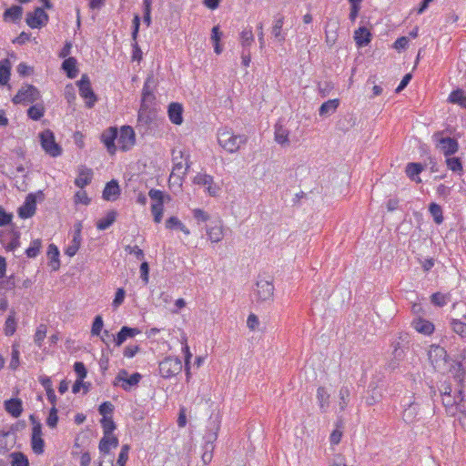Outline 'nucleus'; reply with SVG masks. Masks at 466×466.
<instances>
[{
	"label": "nucleus",
	"instance_id": "obj_26",
	"mask_svg": "<svg viewBox=\"0 0 466 466\" xmlns=\"http://www.w3.org/2000/svg\"><path fill=\"white\" fill-rule=\"evenodd\" d=\"M5 410L15 418H18L23 412V403L20 399H10L4 403Z\"/></svg>",
	"mask_w": 466,
	"mask_h": 466
},
{
	"label": "nucleus",
	"instance_id": "obj_1",
	"mask_svg": "<svg viewBox=\"0 0 466 466\" xmlns=\"http://www.w3.org/2000/svg\"><path fill=\"white\" fill-rule=\"evenodd\" d=\"M217 137L218 145L230 154L238 152L248 142L246 135H237L228 127L219 128Z\"/></svg>",
	"mask_w": 466,
	"mask_h": 466
},
{
	"label": "nucleus",
	"instance_id": "obj_21",
	"mask_svg": "<svg viewBox=\"0 0 466 466\" xmlns=\"http://www.w3.org/2000/svg\"><path fill=\"white\" fill-rule=\"evenodd\" d=\"M117 140V128L109 127L102 134V141L106 147L109 153L113 154L116 151L115 140Z\"/></svg>",
	"mask_w": 466,
	"mask_h": 466
},
{
	"label": "nucleus",
	"instance_id": "obj_8",
	"mask_svg": "<svg viewBox=\"0 0 466 466\" xmlns=\"http://www.w3.org/2000/svg\"><path fill=\"white\" fill-rule=\"evenodd\" d=\"M49 16L42 7H36L33 12L26 14L25 22L33 29L41 28L48 22Z\"/></svg>",
	"mask_w": 466,
	"mask_h": 466
},
{
	"label": "nucleus",
	"instance_id": "obj_52",
	"mask_svg": "<svg viewBox=\"0 0 466 466\" xmlns=\"http://www.w3.org/2000/svg\"><path fill=\"white\" fill-rule=\"evenodd\" d=\"M42 247L41 239L37 238L31 242L28 248L25 250V254L28 258H35L39 252L40 248Z\"/></svg>",
	"mask_w": 466,
	"mask_h": 466
},
{
	"label": "nucleus",
	"instance_id": "obj_7",
	"mask_svg": "<svg viewBox=\"0 0 466 466\" xmlns=\"http://www.w3.org/2000/svg\"><path fill=\"white\" fill-rule=\"evenodd\" d=\"M79 87V95L86 100V106L92 108L97 101V96L94 93L89 77L83 75L77 82Z\"/></svg>",
	"mask_w": 466,
	"mask_h": 466
},
{
	"label": "nucleus",
	"instance_id": "obj_45",
	"mask_svg": "<svg viewBox=\"0 0 466 466\" xmlns=\"http://www.w3.org/2000/svg\"><path fill=\"white\" fill-rule=\"evenodd\" d=\"M81 240H82L81 237L73 235V238H72L70 244L66 248L65 254L67 255L68 257L75 256L80 248Z\"/></svg>",
	"mask_w": 466,
	"mask_h": 466
},
{
	"label": "nucleus",
	"instance_id": "obj_44",
	"mask_svg": "<svg viewBox=\"0 0 466 466\" xmlns=\"http://www.w3.org/2000/svg\"><path fill=\"white\" fill-rule=\"evenodd\" d=\"M429 211L433 218L436 224H441L443 222L442 208L436 203H431L429 206Z\"/></svg>",
	"mask_w": 466,
	"mask_h": 466
},
{
	"label": "nucleus",
	"instance_id": "obj_38",
	"mask_svg": "<svg viewBox=\"0 0 466 466\" xmlns=\"http://www.w3.org/2000/svg\"><path fill=\"white\" fill-rule=\"evenodd\" d=\"M351 390L349 386H342L339 391V406L340 410H344L350 403Z\"/></svg>",
	"mask_w": 466,
	"mask_h": 466
},
{
	"label": "nucleus",
	"instance_id": "obj_59",
	"mask_svg": "<svg viewBox=\"0 0 466 466\" xmlns=\"http://www.w3.org/2000/svg\"><path fill=\"white\" fill-rule=\"evenodd\" d=\"M74 370L76 373L77 378L80 380H83L86 377L87 371H86V366L83 362H81V361L75 362Z\"/></svg>",
	"mask_w": 466,
	"mask_h": 466
},
{
	"label": "nucleus",
	"instance_id": "obj_11",
	"mask_svg": "<svg viewBox=\"0 0 466 466\" xmlns=\"http://www.w3.org/2000/svg\"><path fill=\"white\" fill-rule=\"evenodd\" d=\"M193 182L197 185L206 187L207 192L212 197L217 196L220 190L219 186L214 183L213 177L208 174H198L194 177Z\"/></svg>",
	"mask_w": 466,
	"mask_h": 466
},
{
	"label": "nucleus",
	"instance_id": "obj_15",
	"mask_svg": "<svg viewBox=\"0 0 466 466\" xmlns=\"http://www.w3.org/2000/svg\"><path fill=\"white\" fill-rule=\"evenodd\" d=\"M289 129L279 121L274 126V138L275 141L281 147L289 146Z\"/></svg>",
	"mask_w": 466,
	"mask_h": 466
},
{
	"label": "nucleus",
	"instance_id": "obj_48",
	"mask_svg": "<svg viewBox=\"0 0 466 466\" xmlns=\"http://www.w3.org/2000/svg\"><path fill=\"white\" fill-rule=\"evenodd\" d=\"M31 447L36 455H41L45 451V441L41 437L31 438Z\"/></svg>",
	"mask_w": 466,
	"mask_h": 466
},
{
	"label": "nucleus",
	"instance_id": "obj_50",
	"mask_svg": "<svg viewBox=\"0 0 466 466\" xmlns=\"http://www.w3.org/2000/svg\"><path fill=\"white\" fill-rule=\"evenodd\" d=\"M105 435L113 434L116 430V424L111 417H103L100 420Z\"/></svg>",
	"mask_w": 466,
	"mask_h": 466
},
{
	"label": "nucleus",
	"instance_id": "obj_58",
	"mask_svg": "<svg viewBox=\"0 0 466 466\" xmlns=\"http://www.w3.org/2000/svg\"><path fill=\"white\" fill-rule=\"evenodd\" d=\"M431 301L432 304L438 307H443L447 304L446 296L440 292L433 293L431 296Z\"/></svg>",
	"mask_w": 466,
	"mask_h": 466
},
{
	"label": "nucleus",
	"instance_id": "obj_35",
	"mask_svg": "<svg viewBox=\"0 0 466 466\" xmlns=\"http://www.w3.org/2000/svg\"><path fill=\"white\" fill-rule=\"evenodd\" d=\"M16 319H15V311L14 309L10 310V313L5 319L4 326V332L6 336H12L16 330Z\"/></svg>",
	"mask_w": 466,
	"mask_h": 466
},
{
	"label": "nucleus",
	"instance_id": "obj_41",
	"mask_svg": "<svg viewBox=\"0 0 466 466\" xmlns=\"http://www.w3.org/2000/svg\"><path fill=\"white\" fill-rule=\"evenodd\" d=\"M450 327L461 339H466V323L457 319H451Z\"/></svg>",
	"mask_w": 466,
	"mask_h": 466
},
{
	"label": "nucleus",
	"instance_id": "obj_28",
	"mask_svg": "<svg viewBox=\"0 0 466 466\" xmlns=\"http://www.w3.org/2000/svg\"><path fill=\"white\" fill-rule=\"evenodd\" d=\"M92 175H93V172L90 168L82 167L79 170V174L75 180L76 186H77L80 188H84L86 186H87L91 182Z\"/></svg>",
	"mask_w": 466,
	"mask_h": 466
},
{
	"label": "nucleus",
	"instance_id": "obj_34",
	"mask_svg": "<svg viewBox=\"0 0 466 466\" xmlns=\"http://www.w3.org/2000/svg\"><path fill=\"white\" fill-rule=\"evenodd\" d=\"M116 215L117 213L115 210L108 211L105 218H100L96 222L97 229L106 230V228H108L116 221Z\"/></svg>",
	"mask_w": 466,
	"mask_h": 466
},
{
	"label": "nucleus",
	"instance_id": "obj_25",
	"mask_svg": "<svg viewBox=\"0 0 466 466\" xmlns=\"http://www.w3.org/2000/svg\"><path fill=\"white\" fill-rule=\"evenodd\" d=\"M139 329L136 328H130L127 326H124L121 328L119 332L116 334V339H114V342L116 346L122 345L128 338H133L139 333Z\"/></svg>",
	"mask_w": 466,
	"mask_h": 466
},
{
	"label": "nucleus",
	"instance_id": "obj_36",
	"mask_svg": "<svg viewBox=\"0 0 466 466\" xmlns=\"http://www.w3.org/2000/svg\"><path fill=\"white\" fill-rule=\"evenodd\" d=\"M339 105V99H330L324 102L319 109V116H323L333 114L337 110Z\"/></svg>",
	"mask_w": 466,
	"mask_h": 466
},
{
	"label": "nucleus",
	"instance_id": "obj_2",
	"mask_svg": "<svg viewBox=\"0 0 466 466\" xmlns=\"http://www.w3.org/2000/svg\"><path fill=\"white\" fill-rule=\"evenodd\" d=\"M41 98L40 91L33 85L23 84L12 102L15 105H27L38 101Z\"/></svg>",
	"mask_w": 466,
	"mask_h": 466
},
{
	"label": "nucleus",
	"instance_id": "obj_56",
	"mask_svg": "<svg viewBox=\"0 0 466 466\" xmlns=\"http://www.w3.org/2000/svg\"><path fill=\"white\" fill-rule=\"evenodd\" d=\"M368 393L369 395L366 398V403L369 406L375 405L381 399V394L380 392H377L376 389L369 390Z\"/></svg>",
	"mask_w": 466,
	"mask_h": 466
},
{
	"label": "nucleus",
	"instance_id": "obj_39",
	"mask_svg": "<svg viewBox=\"0 0 466 466\" xmlns=\"http://www.w3.org/2000/svg\"><path fill=\"white\" fill-rule=\"evenodd\" d=\"M62 68L66 72L69 78L76 77L77 73L76 59L75 57H68L65 59L62 64Z\"/></svg>",
	"mask_w": 466,
	"mask_h": 466
},
{
	"label": "nucleus",
	"instance_id": "obj_6",
	"mask_svg": "<svg viewBox=\"0 0 466 466\" xmlns=\"http://www.w3.org/2000/svg\"><path fill=\"white\" fill-rule=\"evenodd\" d=\"M41 146L46 154L56 157L62 154L61 147L56 142L55 136L49 129L40 134Z\"/></svg>",
	"mask_w": 466,
	"mask_h": 466
},
{
	"label": "nucleus",
	"instance_id": "obj_61",
	"mask_svg": "<svg viewBox=\"0 0 466 466\" xmlns=\"http://www.w3.org/2000/svg\"><path fill=\"white\" fill-rule=\"evenodd\" d=\"M11 75V63L5 58L0 61V76H10Z\"/></svg>",
	"mask_w": 466,
	"mask_h": 466
},
{
	"label": "nucleus",
	"instance_id": "obj_9",
	"mask_svg": "<svg viewBox=\"0 0 466 466\" xmlns=\"http://www.w3.org/2000/svg\"><path fill=\"white\" fill-rule=\"evenodd\" d=\"M257 302H269L273 300L274 286L271 282L260 279L256 284Z\"/></svg>",
	"mask_w": 466,
	"mask_h": 466
},
{
	"label": "nucleus",
	"instance_id": "obj_18",
	"mask_svg": "<svg viewBox=\"0 0 466 466\" xmlns=\"http://www.w3.org/2000/svg\"><path fill=\"white\" fill-rule=\"evenodd\" d=\"M442 397V404L447 409L453 407H460L461 403L464 400V390L458 389L454 395L449 394Z\"/></svg>",
	"mask_w": 466,
	"mask_h": 466
},
{
	"label": "nucleus",
	"instance_id": "obj_64",
	"mask_svg": "<svg viewBox=\"0 0 466 466\" xmlns=\"http://www.w3.org/2000/svg\"><path fill=\"white\" fill-rule=\"evenodd\" d=\"M113 410L114 405L110 401L103 402L98 408V411L103 417H106L107 414H111Z\"/></svg>",
	"mask_w": 466,
	"mask_h": 466
},
{
	"label": "nucleus",
	"instance_id": "obj_53",
	"mask_svg": "<svg viewBox=\"0 0 466 466\" xmlns=\"http://www.w3.org/2000/svg\"><path fill=\"white\" fill-rule=\"evenodd\" d=\"M46 330L47 328L46 325L45 324H40L36 329V331L34 336V340L35 343L37 344L39 347H41V344L46 336Z\"/></svg>",
	"mask_w": 466,
	"mask_h": 466
},
{
	"label": "nucleus",
	"instance_id": "obj_46",
	"mask_svg": "<svg viewBox=\"0 0 466 466\" xmlns=\"http://www.w3.org/2000/svg\"><path fill=\"white\" fill-rule=\"evenodd\" d=\"M149 78L147 79V81L144 84L143 90H142V101L141 104L149 105L152 104V102L155 100V96L153 92L150 89L149 86Z\"/></svg>",
	"mask_w": 466,
	"mask_h": 466
},
{
	"label": "nucleus",
	"instance_id": "obj_63",
	"mask_svg": "<svg viewBox=\"0 0 466 466\" xmlns=\"http://www.w3.org/2000/svg\"><path fill=\"white\" fill-rule=\"evenodd\" d=\"M193 217L198 222H206L209 219V215L200 208H196L193 210Z\"/></svg>",
	"mask_w": 466,
	"mask_h": 466
},
{
	"label": "nucleus",
	"instance_id": "obj_20",
	"mask_svg": "<svg viewBox=\"0 0 466 466\" xmlns=\"http://www.w3.org/2000/svg\"><path fill=\"white\" fill-rule=\"evenodd\" d=\"M120 195L119 185L116 180L113 179L106 183L103 190V198L107 201H115Z\"/></svg>",
	"mask_w": 466,
	"mask_h": 466
},
{
	"label": "nucleus",
	"instance_id": "obj_10",
	"mask_svg": "<svg viewBox=\"0 0 466 466\" xmlns=\"http://www.w3.org/2000/svg\"><path fill=\"white\" fill-rule=\"evenodd\" d=\"M135 132L129 126H123L119 134L117 133V144L123 150H129L135 144Z\"/></svg>",
	"mask_w": 466,
	"mask_h": 466
},
{
	"label": "nucleus",
	"instance_id": "obj_62",
	"mask_svg": "<svg viewBox=\"0 0 466 466\" xmlns=\"http://www.w3.org/2000/svg\"><path fill=\"white\" fill-rule=\"evenodd\" d=\"M125 250L129 254L135 255L136 258L139 260L144 259V257H145L144 251L141 248H139L137 246L132 247L130 245H127L125 247Z\"/></svg>",
	"mask_w": 466,
	"mask_h": 466
},
{
	"label": "nucleus",
	"instance_id": "obj_29",
	"mask_svg": "<svg viewBox=\"0 0 466 466\" xmlns=\"http://www.w3.org/2000/svg\"><path fill=\"white\" fill-rule=\"evenodd\" d=\"M23 7L20 5H12L7 8L4 13V20L16 23L22 18Z\"/></svg>",
	"mask_w": 466,
	"mask_h": 466
},
{
	"label": "nucleus",
	"instance_id": "obj_33",
	"mask_svg": "<svg viewBox=\"0 0 466 466\" xmlns=\"http://www.w3.org/2000/svg\"><path fill=\"white\" fill-rule=\"evenodd\" d=\"M447 351L439 345H431L429 350V359L433 361L446 360Z\"/></svg>",
	"mask_w": 466,
	"mask_h": 466
},
{
	"label": "nucleus",
	"instance_id": "obj_16",
	"mask_svg": "<svg viewBox=\"0 0 466 466\" xmlns=\"http://www.w3.org/2000/svg\"><path fill=\"white\" fill-rule=\"evenodd\" d=\"M411 326L417 332L426 336L432 334L435 329L432 322L421 317L415 318L411 322Z\"/></svg>",
	"mask_w": 466,
	"mask_h": 466
},
{
	"label": "nucleus",
	"instance_id": "obj_31",
	"mask_svg": "<svg viewBox=\"0 0 466 466\" xmlns=\"http://www.w3.org/2000/svg\"><path fill=\"white\" fill-rule=\"evenodd\" d=\"M207 235L213 243H218L223 238V229L220 222L212 227L206 228Z\"/></svg>",
	"mask_w": 466,
	"mask_h": 466
},
{
	"label": "nucleus",
	"instance_id": "obj_32",
	"mask_svg": "<svg viewBox=\"0 0 466 466\" xmlns=\"http://www.w3.org/2000/svg\"><path fill=\"white\" fill-rule=\"evenodd\" d=\"M448 101L466 109V92L462 89H456L450 94Z\"/></svg>",
	"mask_w": 466,
	"mask_h": 466
},
{
	"label": "nucleus",
	"instance_id": "obj_19",
	"mask_svg": "<svg viewBox=\"0 0 466 466\" xmlns=\"http://www.w3.org/2000/svg\"><path fill=\"white\" fill-rule=\"evenodd\" d=\"M284 25V16L281 15H278L275 16L273 21V25L271 29V34L276 39L277 42L282 44L286 40V33L283 32L282 27Z\"/></svg>",
	"mask_w": 466,
	"mask_h": 466
},
{
	"label": "nucleus",
	"instance_id": "obj_27",
	"mask_svg": "<svg viewBox=\"0 0 466 466\" xmlns=\"http://www.w3.org/2000/svg\"><path fill=\"white\" fill-rule=\"evenodd\" d=\"M423 170V166L420 163H409L405 168L406 175L410 179L416 183H420L421 179L419 175Z\"/></svg>",
	"mask_w": 466,
	"mask_h": 466
},
{
	"label": "nucleus",
	"instance_id": "obj_22",
	"mask_svg": "<svg viewBox=\"0 0 466 466\" xmlns=\"http://www.w3.org/2000/svg\"><path fill=\"white\" fill-rule=\"evenodd\" d=\"M118 439L113 434H106L99 441L98 449L103 454H106L110 451L111 448H116L118 446Z\"/></svg>",
	"mask_w": 466,
	"mask_h": 466
},
{
	"label": "nucleus",
	"instance_id": "obj_57",
	"mask_svg": "<svg viewBox=\"0 0 466 466\" xmlns=\"http://www.w3.org/2000/svg\"><path fill=\"white\" fill-rule=\"evenodd\" d=\"M58 421L57 410L56 406H53L49 411V415L46 419V424L50 428H56Z\"/></svg>",
	"mask_w": 466,
	"mask_h": 466
},
{
	"label": "nucleus",
	"instance_id": "obj_5",
	"mask_svg": "<svg viewBox=\"0 0 466 466\" xmlns=\"http://www.w3.org/2000/svg\"><path fill=\"white\" fill-rule=\"evenodd\" d=\"M442 135L443 131H438L432 136L437 147L441 148L446 157L455 154L459 149L458 141L451 137H443Z\"/></svg>",
	"mask_w": 466,
	"mask_h": 466
},
{
	"label": "nucleus",
	"instance_id": "obj_30",
	"mask_svg": "<svg viewBox=\"0 0 466 466\" xmlns=\"http://www.w3.org/2000/svg\"><path fill=\"white\" fill-rule=\"evenodd\" d=\"M317 400L321 412H326L329 406V394L324 387L318 388Z\"/></svg>",
	"mask_w": 466,
	"mask_h": 466
},
{
	"label": "nucleus",
	"instance_id": "obj_17",
	"mask_svg": "<svg viewBox=\"0 0 466 466\" xmlns=\"http://www.w3.org/2000/svg\"><path fill=\"white\" fill-rule=\"evenodd\" d=\"M451 372L459 389H462V390H464V380L466 377V370L464 368V365L461 364V361H454V364L451 368Z\"/></svg>",
	"mask_w": 466,
	"mask_h": 466
},
{
	"label": "nucleus",
	"instance_id": "obj_51",
	"mask_svg": "<svg viewBox=\"0 0 466 466\" xmlns=\"http://www.w3.org/2000/svg\"><path fill=\"white\" fill-rule=\"evenodd\" d=\"M148 196L153 201L152 205H159V207H163L165 198L163 191L152 188L149 190Z\"/></svg>",
	"mask_w": 466,
	"mask_h": 466
},
{
	"label": "nucleus",
	"instance_id": "obj_24",
	"mask_svg": "<svg viewBox=\"0 0 466 466\" xmlns=\"http://www.w3.org/2000/svg\"><path fill=\"white\" fill-rule=\"evenodd\" d=\"M168 117L175 125H181L183 122V106L179 103H171L168 106Z\"/></svg>",
	"mask_w": 466,
	"mask_h": 466
},
{
	"label": "nucleus",
	"instance_id": "obj_12",
	"mask_svg": "<svg viewBox=\"0 0 466 466\" xmlns=\"http://www.w3.org/2000/svg\"><path fill=\"white\" fill-rule=\"evenodd\" d=\"M157 113L149 105L141 104L137 115L138 126L149 127L156 119Z\"/></svg>",
	"mask_w": 466,
	"mask_h": 466
},
{
	"label": "nucleus",
	"instance_id": "obj_37",
	"mask_svg": "<svg viewBox=\"0 0 466 466\" xmlns=\"http://www.w3.org/2000/svg\"><path fill=\"white\" fill-rule=\"evenodd\" d=\"M141 379V374L135 372L130 377L125 379L118 386H120L124 390L129 391L133 387L137 386Z\"/></svg>",
	"mask_w": 466,
	"mask_h": 466
},
{
	"label": "nucleus",
	"instance_id": "obj_54",
	"mask_svg": "<svg viewBox=\"0 0 466 466\" xmlns=\"http://www.w3.org/2000/svg\"><path fill=\"white\" fill-rule=\"evenodd\" d=\"M104 326L103 319L100 315L96 316L91 329L92 336H99Z\"/></svg>",
	"mask_w": 466,
	"mask_h": 466
},
{
	"label": "nucleus",
	"instance_id": "obj_42",
	"mask_svg": "<svg viewBox=\"0 0 466 466\" xmlns=\"http://www.w3.org/2000/svg\"><path fill=\"white\" fill-rule=\"evenodd\" d=\"M47 256L51 260V265L53 269H57L59 268V250L55 244H50L48 246Z\"/></svg>",
	"mask_w": 466,
	"mask_h": 466
},
{
	"label": "nucleus",
	"instance_id": "obj_40",
	"mask_svg": "<svg viewBox=\"0 0 466 466\" xmlns=\"http://www.w3.org/2000/svg\"><path fill=\"white\" fill-rule=\"evenodd\" d=\"M45 115V106L42 103H36L27 109V116L33 120H39Z\"/></svg>",
	"mask_w": 466,
	"mask_h": 466
},
{
	"label": "nucleus",
	"instance_id": "obj_3",
	"mask_svg": "<svg viewBox=\"0 0 466 466\" xmlns=\"http://www.w3.org/2000/svg\"><path fill=\"white\" fill-rule=\"evenodd\" d=\"M173 176H185L190 167L189 155L180 149L172 150Z\"/></svg>",
	"mask_w": 466,
	"mask_h": 466
},
{
	"label": "nucleus",
	"instance_id": "obj_47",
	"mask_svg": "<svg viewBox=\"0 0 466 466\" xmlns=\"http://www.w3.org/2000/svg\"><path fill=\"white\" fill-rule=\"evenodd\" d=\"M447 167L450 170L455 173L461 174L462 173V164L459 157H447L446 159Z\"/></svg>",
	"mask_w": 466,
	"mask_h": 466
},
{
	"label": "nucleus",
	"instance_id": "obj_49",
	"mask_svg": "<svg viewBox=\"0 0 466 466\" xmlns=\"http://www.w3.org/2000/svg\"><path fill=\"white\" fill-rule=\"evenodd\" d=\"M12 462L11 466H29L28 459L22 452L11 453Z\"/></svg>",
	"mask_w": 466,
	"mask_h": 466
},
{
	"label": "nucleus",
	"instance_id": "obj_14",
	"mask_svg": "<svg viewBox=\"0 0 466 466\" xmlns=\"http://www.w3.org/2000/svg\"><path fill=\"white\" fill-rule=\"evenodd\" d=\"M403 410L402 418L405 422L412 423L416 420L419 414V404L415 401H406V398L402 400Z\"/></svg>",
	"mask_w": 466,
	"mask_h": 466
},
{
	"label": "nucleus",
	"instance_id": "obj_13",
	"mask_svg": "<svg viewBox=\"0 0 466 466\" xmlns=\"http://www.w3.org/2000/svg\"><path fill=\"white\" fill-rule=\"evenodd\" d=\"M36 209V198L34 194H29L25 198L24 204L18 208V215L22 218H28L34 216Z\"/></svg>",
	"mask_w": 466,
	"mask_h": 466
},
{
	"label": "nucleus",
	"instance_id": "obj_43",
	"mask_svg": "<svg viewBox=\"0 0 466 466\" xmlns=\"http://www.w3.org/2000/svg\"><path fill=\"white\" fill-rule=\"evenodd\" d=\"M254 42V35L251 29L244 30L240 34V43L242 50H250V46Z\"/></svg>",
	"mask_w": 466,
	"mask_h": 466
},
{
	"label": "nucleus",
	"instance_id": "obj_55",
	"mask_svg": "<svg viewBox=\"0 0 466 466\" xmlns=\"http://www.w3.org/2000/svg\"><path fill=\"white\" fill-rule=\"evenodd\" d=\"M130 447L127 444H124L121 447V451L119 452L116 463L118 466H125L127 460H128V452H129Z\"/></svg>",
	"mask_w": 466,
	"mask_h": 466
},
{
	"label": "nucleus",
	"instance_id": "obj_60",
	"mask_svg": "<svg viewBox=\"0 0 466 466\" xmlns=\"http://www.w3.org/2000/svg\"><path fill=\"white\" fill-rule=\"evenodd\" d=\"M19 350L16 346H13L12 348V355L9 367L12 370H15L19 366Z\"/></svg>",
	"mask_w": 466,
	"mask_h": 466
},
{
	"label": "nucleus",
	"instance_id": "obj_23",
	"mask_svg": "<svg viewBox=\"0 0 466 466\" xmlns=\"http://www.w3.org/2000/svg\"><path fill=\"white\" fill-rule=\"evenodd\" d=\"M354 40L358 47L366 46L370 43L371 34L367 27L360 26L354 32Z\"/></svg>",
	"mask_w": 466,
	"mask_h": 466
},
{
	"label": "nucleus",
	"instance_id": "obj_4",
	"mask_svg": "<svg viewBox=\"0 0 466 466\" xmlns=\"http://www.w3.org/2000/svg\"><path fill=\"white\" fill-rule=\"evenodd\" d=\"M159 373L165 379H169L182 370V362L177 357H167L159 362Z\"/></svg>",
	"mask_w": 466,
	"mask_h": 466
}]
</instances>
